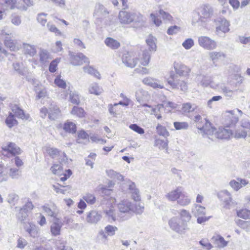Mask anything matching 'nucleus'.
I'll return each mask as SVG.
<instances>
[{"instance_id": "1", "label": "nucleus", "mask_w": 250, "mask_h": 250, "mask_svg": "<svg viewBox=\"0 0 250 250\" xmlns=\"http://www.w3.org/2000/svg\"><path fill=\"white\" fill-rule=\"evenodd\" d=\"M213 8L208 4H204L197 8L193 12L191 20L192 25L205 27L206 22L213 15Z\"/></svg>"}, {"instance_id": "2", "label": "nucleus", "mask_w": 250, "mask_h": 250, "mask_svg": "<svg viewBox=\"0 0 250 250\" xmlns=\"http://www.w3.org/2000/svg\"><path fill=\"white\" fill-rule=\"evenodd\" d=\"M197 128L203 131L207 135L211 137L209 138L213 140V137L220 139H228L232 135V131L229 128L219 127L218 129L212 127L208 120H205V125L202 126L200 124L197 125Z\"/></svg>"}, {"instance_id": "3", "label": "nucleus", "mask_w": 250, "mask_h": 250, "mask_svg": "<svg viewBox=\"0 0 250 250\" xmlns=\"http://www.w3.org/2000/svg\"><path fill=\"white\" fill-rule=\"evenodd\" d=\"M181 224L178 222L177 217H173L168 221V224L170 228L175 232L182 234H184L186 231L189 229L188 227V223L190 221L191 218V215L188 211L185 209H182L179 212Z\"/></svg>"}, {"instance_id": "4", "label": "nucleus", "mask_w": 250, "mask_h": 250, "mask_svg": "<svg viewBox=\"0 0 250 250\" xmlns=\"http://www.w3.org/2000/svg\"><path fill=\"white\" fill-rule=\"evenodd\" d=\"M155 39L152 36H149L146 40V42L149 47V51L145 50L143 51V57L141 59V63L143 66H146L150 60V51H155L156 49V45L154 41Z\"/></svg>"}, {"instance_id": "5", "label": "nucleus", "mask_w": 250, "mask_h": 250, "mask_svg": "<svg viewBox=\"0 0 250 250\" xmlns=\"http://www.w3.org/2000/svg\"><path fill=\"white\" fill-rule=\"evenodd\" d=\"M214 22L216 24L215 32L216 35L220 36L221 33L225 34L229 31L230 23L225 18L218 17L214 19Z\"/></svg>"}, {"instance_id": "6", "label": "nucleus", "mask_w": 250, "mask_h": 250, "mask_svg": "<svg viewBox=\"0 0 250 250\" xmlns=\"http://www.w3.org/2000/svg\"><path fill=\"white\" fill-rule=\"evenodd\" d=\"M198 43L200 47L207 50H214L217 46V43L216 41L205 36L198 37Z\"/></svg>"}, {"instance_id": "7", "label": "nucleus", "mask_w": 250, "mask_h": 250, "mask_svg": "<svg viewBox=\"0 0 250 250\" xmlns=\"http://www.w3.org/2000/svg\"><path fill=\"white\" fill-rule=\"evenodd\" d=\"M168 83L173 89H179L185 92L188 89L187 82L179 78L178 76L175 74L170 75V78L167 81Z\"/></svg>"}, {"instance_id": "8", "label": "nucleus", "mask_w": 250, "mask_h": 250, "mask_svg": "<svg viewBox=\"0 0 250 250\" xmlns=\"http://www.w3.org/2000/svg\"><path fill=\"white\" fill-rule=\"evenodd\" d=\"M195 81L198 85L203 87L210 86L212 88H217L218 84L215 83L211 77L207 75L199 74L197 75Z\"/></svg>"}, {"instance_id": "9", "label": "nucleus", "mask_w": 250, "mask_h": 250, "mask_svg": "<svg viewBox=\"0 0 250 250\" xmlns=\"http://www.w3.org/2000/svg\"><path fill=\"white\" fill-rule=\"evenodd\" d=\"M70 63L74 66L81 65L83 62L89 63L88 58L82 53L73 54L69 52Z\"/></svg>"}, {"instance_id": "10", "label": "nucleus", "mask_w": 250, "mask_h": 250, "mask_svg": "<svg viewBox=\"0 0 250 250\" xmlns=\"http://www.w3.org/2000/svg\"><path fill=\"white\" fill-rule=\"evenodd\" d=\"M102 218V215L100 211L92 210L87 213L86 221L90 224H96Z\"/></svg>"}, {"instance_id": "11", "label": "nucleus", "mask_w": 250, "mask_h": 250, "mask_svg": "<svg viewBox=\"0 0 250 250\" xmlns=\"http://www.w3.org/2000/svg\"><path fill=\"white\" fill-rule=\"evenodd\" d=\"M173 66L176 74L179 76L187 77L189 75L190 69L181 62H174Z\"/></svg>"}, {"instance_id": "12", "label": "nucleus", "mask_w": 250, "mask_h": 250, "mask_svg": "<svg viewBox=\"0 0 250 250\" xmlns=\"http://www.w3.org/2000/svg\"><path fill=\"white\" fill-rule=\"evenodd\" d=\"M23 228L30 237L33 238H37L39 237L40 229L35 224L32 223H24Z\"/></svg>"}, {"instance_id": "13", "label": "nucleus", "mask_w": 250, "mask_h": 250, "mask_svg": "<svg viewBox=\"0 0 250 250\" xmlns=\"http://www.w3.org/2000/svg\"><path fill=\"white\" fill-rule=\"evenodd\" d=\"M1 148L3 151V154L4 152L9 153L13 155L21 153L20 148L13 143L10 142L8 143L7 144L3 145Z\"/></svg>"}, {"instance_id": "14", "label": "nucleus", "mask_w": 250, "mask_h": 250, "mask_svg": "<svg viewBox=\"0 0 250 250\" xmlns=\"http://www.w3.org/2000/svg\"><path fill=\"white\" fill-rule=\"evenodd\" d=\"M218 197L224 202V207L226 209L230 208V203L232 201V197L230 193L227 190H223L218 194Z\"/></svg>"}, {"instance_id": "15", "label": "nucleus", "mask_w": 250, "mask_h": 250, "mask_svg": "<svg viewBox=\"0 0 250 250\" xmlns=\"http://www.w3.org/2000/svg\"><path fill=\"white\" fill-rule=\"evenodd\" d=\"M138 59L132 57L128 53H125L122 57V62L127 67L130 68L134 67L137 62Z\"/></svg>"}, {"instance_id": "16", "label": "nucleus", "mask_w": 250, "mask_h": 250, "mask_svg": "<svg viewBox=\"0 0 250 250\" xmlns=\"http://www.w3.org/2000/svg\"><path fill=\"white\" fill-rule=\"evenodd\" d=\"M183 187H178L175 189L172 190L166 194L165 197L166 199L169 201L174 202L177 201L182 194V190H183Z\"/></svg>"}, {"instance_id": "17", "label": "nucleus", "mask_w": 250, "mask_h": 250, "mask_svg": "<svg viewBox=\"0 0 250 250\" xmlns=\"http://www.w3.org/2000/svg\"><path fill=\"white\" fill-rule=\"evenodd\" d=\"M135 97L140 104L148 101L150 98L148 92L142 88H139L136 91Z\"/></svg>"}, {"instance_id": "18", "label": "nucleus", "mask_w": 250, "mask_h": 250, "mask_svg": "<svg viewBox=\"0 0 250 250\" xmlns=\"http://www.w3.org/2000/svg\"><path fill=\"white\" fill-rule=\"evenodd\" d=\"M42 209L46 214L54 218H57L58 214V209L57 206L54 204H45L42 206Z\"/></svg>"}, {"instance_id": "19", "label": "nucleus", "mask_w": 250, "mask_h": 250, "mask_svg": "<svg viewBox=\"0 0 250 250\" xmlns=\"http://www.w3.org/2000/svg\"><path fill=\"white\" fill-rule=\"evenodd\" d=\"M118 208L121 213H131L132 210V203L128 200L122 201L118 204Z\"/></svg>"}, {"instance_id": "20", "label": "nucleus", "mask_w": 250, "mask_h": 250, "mask_svg": "<svg viewBox=\"0 0 250 250\" xmlns=\"http://www.w3.org/2000/svg\"><path fill=\"white\" fill-rule=\"evenodd\" d=\"M208 56L213 63L216 66V63L220 60H224L226 55L221 51H211L208 53Z\"/></svg>"}, {"instance_id": "21", "label": "nucleus", "mask_w": 250, "mask_h": 250, "mask_svg": "<svg viewBox=\"0 0 250 250\" xmlns=\"http://www.w3.org/2000/svg\"><path fill=\"white\" fill-rule=\"evenodd\" d=\"M249 183L246 179L238 178L237 180H232L229 182L230 186L235 191H238L243 187L246 186Z\"/></svg>"}, {"instance_id": "22", "label": "nucleus", "mask_w": 250, "mask_h": 250, "mask_svg": "<svg viewBox=\"0 0 250 250\" xmlns=\"http://www.w3.org/2000/svg\"><path fill=\"white\" fill-rule=\"evenodd\" d=\"M62 226V222L58 219H55L50 226V231L53 236H57L60 234L61 229Z\"/></svg>"}, {"instance_id": "23", "label": "nucleus", "mask_w": 250, "mask_h": 250, "mask_svg": "<svg viewBox=\"0 0 250 250\" xmlns=\"http://www.w3.org/2000/svg\"><path fill=\"white\" fill-rule=\"evenodd\" d=\"M131 22L135 27L142 26L144 22V18L142 15L139 12H132Z\"/></svg>"}, {"instance_id": "24", "label": "nucleus", "mask_w": 250, "mask_h": 250, "mask_svg": "<svg viewBox=\"0 0 250 250\" xmlns=\"http://www.w3.org/2000/svg\"><path fill=\"white\" fill-rule=\"evenodd\" d=\"M11 109L12 112V113L14 115V116L21 119H28L29 117V115L25 114L23 110L20 108L17 105H12Z\"/></svg>"}, {"instance_id": "25", "label": "nucleus", "mask_w": 250, "mask_h": 250, "mask_svg": "<svg viewBox=\"0 0 250 250\" xmlns=\"http://www.w3.org/2000/svg\"><path fill=\"white\" fill-rule=\"evenodd\" d=\"M211 241L215 247L219 248H224L228 245V241H226L224 238L220 235H216L213 236Z\"/></svg>"}, {"instance_id": "26", "label": "nucleus", "mask_w": 250, "mask_h": 250, "mask_svg": "<svg viewBox=\"0 0 250 250\" xmlns=\"http://www.w3.org/2000/svg\"><path fill=\"white\" fill-rule=\"evenodd\" d=\"M191 202V199L188 196V194L185 192L184 188L182 190V194L180 195L177 204L181 206L184 207L188 205Z\"/></svg>"}, {"instance_id": "27", "label": "nucleus", "mask_w": 250, "mask_h": 250, "mask_svg": "<svg viewBox=\"0 0 250 250\" xmlns=\"http://www.w3.org/2000/svg\"><path fill=\"white\" fill-rule=\"evenodd\" d=\"M132 12L121 11L119 13V19L122 23L129 24L131 23Z\"/></svg>"}, {"instance_id": "28", "label": "nucleus", "mask_w": 250, "mask_h": 250, "mask_svg": "<svg viewBox=\"0 0 250 250\" xmlns=\"http://www.w3.org/2000/svg\"><path fill=\"white\" fill-rule=\"evenodd\" d=\"M157 81L156 79H154L151 77L145 78L142 81L145 84L150 86L154 88H163L164 87V86L161 84H159Z\"/></svg>"}, {"instance_id": "29", "label": "nucleus", "mask_w": 250, "mask_h": 250, "mask_svg": "<svg viewBox=\"0 0 250 250\" xmlns=\"http://www.w3.org/2000/svg\"><path fill=\"white\" fill-rule=\"evenodd\" d=\"M60 110L56 105L51 104L48 112V118L51 120H55L60 115Z\"/></svg>"}, {"instance_id": "30", "label": "nucleus", "mask_w": 250, "mask_h": 250, "mask_svg": "<svg viewBox=\"0 0 250 250\" xmlns=\"http://www.w3.org/2000/svg\"><path fill=\"white\" fill-rule=\"evenodd\" d=\"M191 213L195 217L205 215L206 208L203 206L195 204L192 207Z\"/></svg>"}, {"instance_id": "31", "label": "nucleus", "mask_w": 250, "mask_h": 250, "mask_svg": "<svg viewBox=\"0 0 250 250\" xmlns=\"http://www.w3.org/2000/svg\"><path fill=\"white\" fill-rule=\"evenodd\" d=\"M23 49L24 53L29 55L31 57L34 56L37 53L36 47L34 45L23 43Z\"/></svg>"}, {"instance_id": "32", "label": "nucleus", "mask_w": 250, "mask_h": 250, "mask_svg": "<svg viewBox=\"0 0 250 250\" xmlns=\"http://www.w3.org/2000/svg\"><path fill=\"white\" fill-rule=\"evenodd\" d=\"M104 43L109 48L115 50L120 46V43L116 40L110 37L106 38L104 40Z\"/></svg>"}, {"instance_id": "33", "label": "nucleus", "mask_w": 250, "mask_h": 250, "mask_svg": "<svg viewBox=\"0 0 250 250\" xmlns=\"http://www.w3.org/2000/svg\"><path fill=\"white\" fill-rule=\"evenodd\" d=\"M39 56L40 62L43 64L48 62L49 59H51L49 52L46 50L43 49H40Z\"/></svg>"}, {"instance_id": "34", "label": "nucleus", "mask_w": 250, "mask_h": 250, "mask_svg": "<svg viewBox=\"0 0 250 250\" xmlns=\"http://www.w3.org/2000/svg\"><path fill=\"white\" fill-rule=\"evenodd\" d=\"M129 190L131 191L132 199L135 201H139L141 198L139 194V190L136 188L134 183H132L129 185Z\"/></svg>"}, {"instance_id": "35", "label": "nucleus", "mask_w": 250, "mask_h": 250, "mask_svg": "<svg viewBox=\"0 0 250 250\" xmlns=\"http://www.w3.org/2000/svg\"><path fill=\"white\" fill-rule=\"evenodd\" d=\"M5 124L9 127L12 128L15 125H18V122L15 118L14 115L12 112H10L8 117L5 121Z\"/></svg>"}, {"instance_id": "36", "label": "nucleus", "mask_w": 250, "mask_h": 250, "mask_svg": "<svg viewBox=\"0 0 250 250\" xmlns=\"http://www.w3.org/2000/svg\"><path fill=\"white\" fill-rule=\"evenodd\" d=\"M4 44L5 46L9 48L11 51H15L18 49L15 41L11 39L10 37H6L4 40Z\"/></svg>"}, {"instance_id": "37", "label": "nucleus", "mask_w": 250, "mask_h": 250, "mask_svg": "<svg viewBox=\"0 0 250 250\" xmlns=\"http://www.w3.org/2000/svg\"><path fill=\"white\" fill-rule=\"evenodd\" d=\"M84 72L94 76L98 79H100V74L99 72L91 66H86L83 67Z\"/></svg>"}, {"instance_id": "38", "label": "nucleus", "mask_w": 250, "mask_h": 250, "mask_svg": "<svg viewBox=\"0 0 250 250\" xmlns=\"http://www.w3.org/2000/svg\"><path fill=\"white\" fill-rule=\"evenodd\" d=\"M63 128L66 132L68 133L73 134L76 132V125L71 122H67L65 123L63 125Z\"/></svg>"}, {"instance_id": "39", "label": "nucleus", "mask_w": 250, "mask_h": 250, "mask_svg": "<svg viewBox=\"0 0 250 250\" xmlns=\"http://www.w3.org/2000/svg\"><path fill=\"white\" fill-rule=\"evenodd\" d=\"M45 150L46 152L52 158L58 157L60 152V151L57 148L50 146L45 147Z\"/></svg>"}, {"instance_id": "40", "label": "nucleus", "mask_w": 250, "mask_h": 250, "mask_svg": "<svg viewBox=\"0 0 250 250\" xmlns=\"http://www.w3.org/2000/svg\"><path fill=\"white\" fill-rule=\"evenodd\" d=\"M237 215L243 219H250V210L243 208L237 211Z\"/></svg>"}, {"instance_id": "41", "label": "nucleus", "mask_w": 250, "mask_h": 250, "mask_svg": "<svg viewBox=\"0 0 250 250\" xmlns=\"http://www.w3.org/2000/svg\"><path fill=\"white\" fill-rule=\"evenodd\" d=\"M89 91L91 94L99 95L102 93L103 89L99 86L97 83H93L90 86Z\"/></svg>"}, {"instance_id": "42", "label": "nucleus", "mask_w": 250, "mask_h": 250, "mask_svg": "<svg viewBox=\"0 0 250 250\" xmlns=\"http://www.w3.org/2000/svg\"><path fill=\"white\" fill-rule=\"evenodd\" d=\"M156 131L159 135L162 136L166 138L169 136V133L167 128L159 124L156 127Z\"/></svg>"}, {"instance_id": "43", "label": "nucleus", "mask_w": 250, "mask_h": 250, "mask_svg": "<svg viewBox=\"0 0 250 250\" xmlns=\"http://www.w3.org/2000/svg\"><path fill=\"white\" fill-rule=\"evenodd\" d=\"M28 213L29 212L27 211H25L21 208L17 215L18 220L24 224L25 223L24 221L27 220L28 216Z\"/></svg>"}, {"instance_id": "44", "label": "nucleus", "mask_w": 250, "mask_h": 250, "mask_svg": "<svg viewBox=\"0 0 250 250\" xmlns=\"http://www.w3.org/2000/svg\"><path fill=\"white\" fill-rule=\"evenodd\" d=\"M155 146L158 147L159 149H167L168 141L163 140L159 139H156L155 141Z\"/></svg>"}, {"instance_id": "45", "label": "nucleus", "mask_w": 250, "mask_h": 250, "mask_svg": "<svg viewBox=\"0 0 250 250\" xmlns=\"http://www.w3.org/2000/svg\"><path fill=\"white\" fill-rule=\"evenodd\" d=\"M104 213L109 221H115L116 220V212L114 209L110 208L109 209H106L104 210Z\"/></svg>"}, {"instance_id": "46", "label": "nucleus", "mask_w": 250, "mask_h": 250, "mask_svg": "<svg viewBox=\"0 0 250 250\" xmlns=\"http://www.w3.org/2000/svg\"><path fill=\"white\" fill-rule=\"evenodd\" d=\"M71 114L80 118H82L84 117L85 112L82 108L75 106L72 108Z\"/></svg>"}, {"instance_id": "47", "label": "nucleus", "mask_w": 250, "mask_h": 250, "mask_svg": "<svg viewBox=\"0 0 250 250\" xmlns=\"http://www.w3.org/2000/svg\"><path fill=\"white\" fill-rule=\"evenodd\" d=\"M173 125L176 130L187 129L188 127V124L185 122H174Z\"/></svg>"}, {"instance_id": "48", "label": "nucleus", "mask_w": 250, "mask_h": 250, "mask_svg": "<svg viewBox=\"0 0 250 250\" xmlns=\"http://www.w3.org/2000/svg\"><path fill=\"white\" fill-rule=\"evenodd\" d=\"M9 175L13 179H18L21 175V171L17 168H11L10 169Z\"/></svg>"}, {"instance_id": "49", "label": "nucleus", "mask_w": 250, "mask_h": 250, "mask_svg": "<svg viewBox=\"0 0 250 250\" xmlns=\"http://www.w3.org/2000/svg\"><path fill=\"white\" fill-rule=\"evenodd\" d=\"M105 231L108 235L113 236L115 234V232L118 230L117 227L108 225L104 228Z\"/></svg>"}, {"instance_id": "50", "label": "nucleus", "mask_w": 250, "mask_h": 250, "mask_svg": "<svg viewBox=\"0 0 250 250\" xmlns=\"http://www.w3.org/2000/svg\"><path fill=\"white\" fill-rule=\"evenodd\" d=\"M235 223L237 226L241 227L242 229L248 230L249 226H250V222L248 221H243L240 219H238L235 221Z\"/></svg>"}, {"instance_id": "51", "label": "nucleus", "mask_w": 250, "mask_h": 250, "mask_svg": "<svg viewBox=\"0 0 250 250\" xmlns=\"http://www.w3.org/2000/svg\"><path fill=\"white\" fill-rule=\"evenodd\" d=\"M196 108V106L195 104H192L189 103L183 104L182 106V109L185 112L193 111Z\"/></svg>"}, {"instance_id": "52", "label": "nucleus", "mask_w": 250, "mask_h": 250, "mask_svg": "<svg viewBox=\"0 0 250 250\" xmlns=\"http://www.w3.org/2000/svg\"><path fill=\"white\" fill-rule=\"evenodd\" d=\"M69 99L70 102L73 104H78L80 103L79 95L76 92L70 93Z\"/></svg>"}, {"instance_id": "53", "label": "nucleus", "mask_w": 250, "mask_h": 250, "mask_svg": "<svg viewBox=\"0 0 250 250\" xmlns=\"http://www.w3.org/2000/svg\"><path fill=\"white\" fill-rule=\"evenodd\" d=\"M194 45V42L193 40L191 38H188L186 39L183 43L182 46L183 47L187 49L188 50L190 49L193 45Z\"/></svg>"}, {"instance_id": "54", "label": "nucleus", "mask_w": 250, "mask_h": 250, "mask_svg": "<svg viewBox=\"0 0 250 250\" xmlns=\"http://www.w3.org/2000/svg\"><path fill=\"white\" fill-rule=\"evenodd\" d=\"M83 199L88 203L91 205L94 204L96 202V197L95 196L90 193L86 194Z\"/></svg>"}, {"instance_id": "55", "label": "nucleus", "mask_w": 250, "mask_h": 250, "mask_svg": "<svg viewBox=\"0 0 250 250\" xmlns=\"http://www.w3.org/2000/svg\"><path fill=\"white\" fill-rule=\"evenodd\" d=\"M218 87H219V86ZM219 88L221 89L222 91L223 92V93L225 94L226 96L231 97L232 95L233 90L230 89L225 84H221L219 86Z\"/></svg>"}, {"instance_id": "56", "label": "nucleus", "mask_w": 250, "mask_h": 250, "mask_svg": "<svg viewBox=\"0 0 250 250\" xmlns=\"http://www.w3.org/2000/svg\"><path fill=\"white\" fill-rule=\"evenodd\" d=\"M247 135V132L243 128L236 130L234 137L236 138H245Z\"/></svg>"}, {"instance_id": "57", "label": "nucleus", "mask_w": 250, "mask_h": 250, "mask_svg": "<svg viewBox=\"0 0 250 250\" xmlns=\"http://www.w3.org/2000/svg\"><path fill=\"white\" fill-rule=\"evenodd\" d=\"M47 14L44 13H40L37 16V21L39 23L41 24L42 26H44L47 22V19L46 18Z\"/></svg>"}, {"instance_id": "58", "label": "nucleus", "mask_w": 250, "mask_h": 250, "mask_svg": "<svg viewBox=\"0 0 250 250\" xmlns=\"http://www.w3.org/2000/svg\"><path fill=\"white\" fill-rule=\"evenodd\" d=\"M132 212H135L137 214H141L144 210V206L140 203L135 205L132 204Z\"/></svg>"}, {"instance_id": "59", "label": "nucleus", "mask_w": 250, "mask_h": 250, "mask_svg": "<svg viewBox=\"0 0 250 250\" xmlns=\"http://www.w3.org/2000/svg\"><path fill=\"white\" fill-rule=\"evenodd\" d=\"M199 243L203 248L207 250H210L213 247L211 243L206 239H202L200 241Z\"/></svg>"}, {"instance_id": "60", "label": "nucleus", "mask_w": 250, "mask_h": 250, "mask_svg": "<svg viewBox=\"0 0 250 250\" xmlns=\"http://www.w3.org/2000/svg\"><path fill=\"white\" fill-rule=\"evenodd\" d=\"M180 30V27L177 25L170 26L167 31V33L169 35H172L177 33Z\"/></svg>"}, {"instance_id": "61", "label": "nucleus", "mask_w": 250, "mask_h": 250, "mask_svg": "<svg viewBox=\"0 0 250 250\" xmlns=\"http://www.w3.org/2000/svg\"><path fill=\"white\" fill-rule=\"evenodd\" d=\"M129 128L140 134H143L144 133V129L138 125L137 124L130 125H129Z\"/></svg>"}, {"instance_id": "62", "label": "nucleus", "mask_w": 250, "mask_h": 250, "mask_svg": "<svg viewBox=\"0 0 250 250\" xmlns=\"http://www.w3.org/2000/svg\"><path fill=\"white\" fill-rule=\"evenodd\" d=\"M13 69L20 75H23L24 73L21 68V64L19 62H14L12 64Z\"/></svg>"}, {"instance_id": "63", "label": "nucleus", "mask_w": 250, "mask_h": 250, "mask_svg": "<svg viewBox=\"0 0 250 250\" xmlns=\"http://www.w3.org/2000/svg\"><path fill=\"white\" fill-rule=\"evenodd\" d=\"M52 172L54 174H59L61 173L62 167L59 164H54L50 168Z\"/></svg>"}, {"instance_id": "64", "label": "nucleus", "mask_w": 250, "mask_h": 250, "mask_svg": "<svg viewBox=\"0 0 250 250\" xmlns=\"http://www.w3.org/2000/svg\"><path fill=\"white\" fill-rule=\"evenodd\" d=\"M18 199L19 197L17 194L11 193L8 195L7 201L9 204L14 205L15 202L18 201Z\"/></svg>"}]
</instances>
